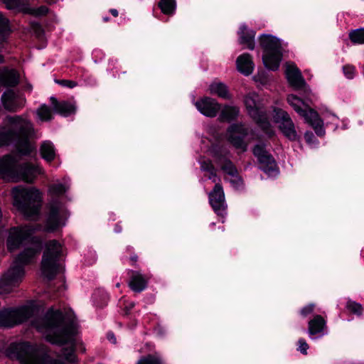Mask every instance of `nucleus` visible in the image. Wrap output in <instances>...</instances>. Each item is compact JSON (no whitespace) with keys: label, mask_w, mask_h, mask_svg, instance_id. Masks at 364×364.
I'll use <instances>...</instances> for the list:
<instances>
[{"label":"nucleus","mask_w":364,"mask_h":364,"mask_svg":"<svg viewBox=\"0 0 364 364\" xmlns=\"http://www.w3.org/2000/svg\"><path fill=\"white\" fill-rule=\"evenodd\" d=\"M114 231L116 232H122V227L119 225H116L114 228Z\"/></svg>","instance_id":"nucleus-49"},{"label":"nucleus","mask_w":364,"mask_h":364,"mask_svg":"<svg viewBox=\"0 0 364 364\" xmlns=\"http://www.w3.org/2000/svg\"><path fill=\"white\" fill-rule=\"evenodd\" d=\"M239 43L245 48L251 50H254L255 46V31L243 25L238 31Z\"/></svg>","instance_id":"nucleus-19"},{"label":"nucleus","mask_w":364,"mask_h":364,"mask_svg":"<svg viewBox=\"0 0 364 364\" xmlns=\"http://www.w3.org/2000/svg\"><path fill=\"white\" fill-rule=\"evenodd\" d=\"M42 173V168L30 162L16 164L15 158L5 155L0 159V176L8 181L32 183Z\"/></svg>","instance_id":"nucleus-4"},{"label":"nucleus","mask_w":364,"mask_h":364,"mask_svg":"<svg viewBox=\"0 0 364 364\" xmlns=\"http://www.w3.org/2000/svg\"><path fill=\"white\" fill-rule=\"evenodd\" d=\"M244 103L249 115L267 134L272 136L273 130L259 95L255 92L247 94L245 97Z\"/></svg>","instance_id":"nucleus-8"},{"label":"nucleus","mask_w":364,"mask_h":364,"mask_svg":"<svg viewBox=\"0 0 364 364\" xmlns=\"http://www.w3.org/2000/svg\"><path fill=\"white\" fill-rule=\"evenodd\" d=\"M63 247L55 240L46 242L41 261L42 274L48 280L53 279L63 269L60 259L63 255Z\"/></svg>","instance_id":"nucleus-7"},{"label":"nucleus","mask_w":364,"mask_h":364,"mask_svg":"<svg viewBox=\"0 0 364 364\" xmlns=\"http://www.w3.org/2000/svg\"><path fill=\"white\" fill-rule=\"evenodd\" d=\"M32 25V29L33 31L36 33L37 36H40L42 33V30L41 28V24H31Z\"/></svg>","instance_id":"nucleus-44"},{"label":"nucleus","mask_w":364,"mask_h":364,"mask_svg":"<svg viewBox=\"0 0 364 364\" xmlns=\"http://www.w3.org/2000/svg\"><path fill=\"white\" fill-rule=\"evenodd\" d=\"M56 82L63 86L68 87L70 88H73L77 86V82L73 80H57Z\"/></svg>","instance_id":"nucleus-41"},{"label":"nucleus","mask_w":364,"mask_h":364,"mask_svg":"<svg viewBox=\"0 0 364 364\" xmlns=\"http://www.w3.org/2000/svg\"><path fill=\"white\" fill-rule=\"evenodd\" d=\"M209 92L211 95H217L223 99L229 100L231 98L227 85L221 82H212L209 86Z\"/></svg>","instance_id":"nucleus-24"},{"label":"nucleus","mask_w":364,"mask_h":364,"mask_svg":"<svg viewBox=\"0 0 364 364\" xmlns=\"http://www.w3.org/2000/svg\"><path fill=\"white\" fill-rule=\"evenodd\" d=\"M215 158L218 165L229 177L238 172L232 162L225 156L215 154Z\"/></svg>","instance_id":"nucleus-23"},{"label":"nucleus","mask_w":364,"mask_h":364,"mask_svg":"<svg viewBox=\"0 0 364 364\" xmlns=\"http://www.w3.org/2000/svg\"><path fill=\"white\" fill-rule=\"evenodd\" d=\"M38 309L31 305L0 311V328L13 327L33 316L31 326L42 333L46 341L59 346L68 345L55 360L50 359L44 346L23 342L11 343L6 349L11 358L22 364H70L76 362L75 347L77 326L73 319L68 318L58 309L50 308L46 314L37 316Z\"/></svg>","instance_id":"nucleus-1"},{"label":"nucleus","mask_w":364,"mask_h":364,"mask_svg":"<svg viewBox=\"0 0 364 364\" xmlns=\"http://www.w3.org/2000/svg\"><path fill=\"white\" fill-rule=\"evenodd\" d=\"M346 306L348 310H350L351 312H353L354 314L360 315L362 313V309H363L362 306L358 303H356V302L352 301H349L347 303Z\"/></svg>","instance_id":"nucleus-37"},{"label":"nucleus","mask_w":364,"mask_h":364,"mask_svg":"<svg viewBox=\"0 0 364 364\" xmlns=\"http://www.w3.org/2000/svg\"><path fill=\"white\" fill-rule=\"evenodd\" d=\"M248 134L247 128L242 124H234L230 126L227 131L228 141L238 149L246 151L247 144L244 139Z\"/></svg>","instance_id":"nucleus-13"},{"label":"nucleus","mask_w":364,"mask_h":364,"mask_svg":"<svg viewBox=\"0 0 364 364\" xmlns=\"http://www.w3.org/2000/svg\"><path fill=\"white\" fill-rule=\"evenodd\" d=\"M240 110L235 106H225L221 110L220 119L221 121L230 122L235 119L239 115Z\"/></svg>","instance_id":"nucleus-28"},{"label":"nucleus","mask_w":364,"mask_h":364,"mask_svg":"<svg viewBox=\"0 0 364 364\" xmlns=\"http://www.w3.org/2000/svg\"><path fill=\"white\" fill-rule=\"evenodd\" d=\"M129 274L130 279L128 285L133 291L139 293L146 289L149 279L147 276L134 270H129Z\"/></svg>","instance_id":"nucleus-18"},{"label":"nucleus","mask_w":364,"mask_h":364,"mask_svg":"<svg viewBox=\"0 0 364 364\" xmlns=\"http://www.w3.org/2000/svg\"><path fill=\"white\" fill-rule=\"evenodd\" d=\"M326 326V321L320 316L316 315L309 322V333L313 336L321 333Z\"/></svg>","instance_id":"nucleus-26"},{"label":"nucleus","mask_w":364,"mask_h":364,"mask_svg":"<svg viewBox=\"0 0 364 364\" xmlns=\"http://www.w3.org/2000/svg\"><path fill=\"white\" fill-rule=\"evenodd\" d=\"M48 13V9L46 6H41L36 9L29 7V11H26V14H31L36 17L45 16Z\"/></svg>","instance_id":"nucleus-34"},{"label":"nucleus","mask_w":364,"mask_h":364,"mask_svg":"<svg viewBox=\"0 0 364 364\" xmlns=\"http://www.w3.org/2000/svg\"><path fill=\"white\" fill-rule=\"evenodd\" d=\"M50 101L54 112L63 116L66 117L75 112V106L69 102H58L55 97H50Z\"/></svg>","instance_id":"nucleus-21"},{"label":"nucleus","mask_w":364,"mask_h":364,"mask_svg":"<svg viewBox=\"0 0 364 364\" xmlns=\"http://www.w3.org/2000/svg\"><path fill=\"white\" fill-rule=\"evenodd\" d=\"M48 213L45 230L53 232L60 225H64L63 218L66 216V210L58 199H52L48 205Z\"/></svg>","instance_id":"nucleus-10"},{"label":"nucleus","mask_w":364,"mask_h":364,"mask_svg":"<svg viewBox=\"0 0 364 364\" xmlns=\"http://www.w3.org/2000/svg\"><path fill=\"white\" fill-rule=\"evenodd\" d=\"M34 134L33 124L25 115L6 116L0 124V147L14 144L22 155H29L34 146L30 139Z\"/></svg>","instance_id":"nucleus-3"},{"label":"nucleus","mask_w":364,"mask_h":364,"mask_svg":"<svg viewBox=\"0 0 364 364\" xmlns=\"http://www.w3.org/2000/svg\"><path fill=\"white\" fill-rule=\"evenodd\" d=\"M285 68V75L291 86L294 89L303 87L305 85V81L296 65L292 63H287Z\"/></svg>","instance_id":"nucleus-17"},{"label":"nucleus","mask_w":364,"mask_h":364,"mask_svg":"<svg viewBox=\"0 0 364 364\" xmlns=\"http://www.w3.org/2000/svg\"><path fill=\"white\" fill-rule=\"evenodd\" d=\"M14 205L28 219H35L42 205V194L35 188L16 186L13 188Z\"/></svg>","instance_id":"nucleus-5"},{"label":"nucleus","mask_w":364,"mask_h":364,"mask_svg":"<svg viewBox=\"0 0 364 364\" xmlns=\"http://www.w3.org/2000/svg\"><path fill=\"white\" fill-rule=\"evenodd\" d=\"M107 338H108V340L112 341L113 343H116V338H115L114 335L113 333H108Z\"/></svg>","instance_id":"nucleus-46"},{"label":"nucleus","mask_w":364,"mask_h":364,"mask_svg":"<svg viewBox=\"0 0 364 364\" xmlns=\"http://www.w3.org/2000/svg\"><path fill=\"white\" fill-rule=\"evenodd\" d=\"M3 61H4V57H3V55H0V63H3Z\"/></svg>","instance_id":"nucleus-51"},{"label":"nucleus","mask_w":364,"mask_h":364,"mask_svg":"<svg viewBox=\"0 0 364 364\" xmlns=\"http://www.w3.org/2000/svg\"><path fill=\"white\" fill-rule=\"evenodd\" d=\"M350 39L354 43H364V28H360L352 31L349 34Z\"/></svg>","instance_id":"nucleus-31"},{"label":"nucleus","mask_w":364,"mask_h":364,"mask_svg":"<svg viewBox=\"0 0 364 364\" xmlns=\"http://www.w3.org/2000/svg\"><path fill=\"white\" fill-rule=\"evenodd\" d=\"M11 28L9 24H0V41H4L9 35Z\"/></svg>","instance_id":"nucleus-38"},{"label":"nucleus","mask_w":364,"mask_h":364,"mask_svg":"<svg viewBox=\"0 0 364 364\" xmlns=\"http://www.w3.org/2000/svg\"><path fill=\"white\" fill-rule=\"evenodd\" d=\"M343 70L346 77L348 79H352L355 76V68L352 65H345L343 68Z\"/></svg>","instance_id":"nucleus-39"},{"label":"nucleus","mask_w":364,"mask_h":364,"mask_svg":"<svg viewBox=\"0 0 364 364\" xmlns=\"http://www.w3.org/2000/svg\"><path fill=\"white\" fill-rule=\"evenodd\" d=\"M198 110L203 115L209 117H214L220 109V104L214 99L204 97L196 102Z\"/></svg>","instance_id":"nucleus-16"},{"label":"nucleus","mask_w":364,"mask_h":364,"mask_svg":"<svg viewBox=\"0 0 364 364\" xmlns=\"http://www.w3.org/2000/svg\"><path fill=\"white\" fill-rule=\"evenodd\" d=\"M1 100L4 108L11 112H16L19 111L25 106L26 104L25 97L11 90H9L4 92L1 97Z\"/></svg>","instance_id":"nucleus-14"},{"label":"nucleus","mask_w":364,"mask_h":364,"mask_svg":"<svg viewBox=\"0 0 364 364\" xmlns=\"http://www.w3.org/2000/svg\"><path fill=\"white\" fill-rule=\"evenodd\" d=\"M41 225H24L11 228L9 230L6 245L9 251L18 249L26 241H31V247L24 249L10 268L0 279V289L4 293H10L24 277V266L31 263L41 250V240L38 237H32L37 231L41 230Z\"/></svg>","instance_id":"nucleus-2"},{"label":"nucleus","mask_w":364,"mask_h":364,"mask_svg":"<svg viewBox=\"0 0 364 364\" xmlns=\"http://www.w3.org/2000/svg\"><path fill=\"white\" fill-rule=\"evenodd\" d=\"M287 101L294 109L304 119L305 122L313 127L318 136H322L324 135L325 130L323 127V121L316 111L310 108L301 99L294 95H289Z\"/></svg>","instance_id":"nucleus-9"},{"label":"nucleus","mask_w":364,"mask_h":364,"mask_svg":"<svg viewBox=\"0 0 364 364\" xmlns=\"http://www.w3.org/2000/svg\"><path fill=\"white\" fill-rule=\"evenodd\" d=\"M210 203L214 211L223 217L225 214L226 204L225 195L221 185L217 183L212 192L209 194Z\"/></svg>","instance_id":"nucleus-15"},{"label":"nucleus","mask_w":364,"mask_h":364,"mask_svg":"<svg viewBox=\"0 0 364 364\" xmlns=\"http://www.w3.org/2000/svg\"><path fill=\"white\" fill-rule=\"evenodd\" d=\"M110 13L114 16H118V11L117 9H112L110 10Z\"/></svg>","instance_id":"nucleus-50"},{"label":"nucleus","mask_w":364,"mask_h":364,"mask_svg":"<svg viewBox=\"0 0 364 364\" xmlns=\"http://www.w3.org/2000/svg\"><path fill=\"white\" fill-rule=\"evenodd\" d=\"M304 138L308 144H313L315 142V136L311 132H306L304 134Z\"/></svg>","instance_id":"nucleus-43"},{"label":"nucleus","mask_w":364,"mask_h":364,"mask_svg":"<svg viewBox=\"0 0 364 364\" xmlns=\"http://www.w3.org/2000/svg\"><path fill=\"white\" fill-rule=\"evenodd\" d=\"M231 185L236 189H239L242 186L243 182L238 172L231 176L228 179Z\"/></svg>","instance_id":"nucleus-36"},{"label":"nucleus","mask_w":364,"mask_h":364,"mask_svg":"<svg viewBox=\"0 0 364 364\" xmlns=\"http://www.w3.org/2000/svg\"><path fill=\"white\" fill-rule=\"evenodd\" d=\"M314 304H309L306 306H304L301 310V314L303 316H306L307 315L310 314L311 313L313 312L314 311Z\"/></svg>","instance_id":"nucleus-42"},{"label":"nucleus","mask_w":364,"mask_h":364,"mask_svg":"<svg viewBox=\"0 0 364 364\" xmlns=\"http://www.w3.org/2000/svg\"><path fill=\"white\" fill-rule=\"evenodd\" d=\"M37 114L42 121H49L52 119L51 109L46 105H42L38 109Z\"/></svg>","instance_id":"nucleus-32"},{"label":"nucleus","mask_w":364,"mask_h":364,"mask_svg":"<svg viewBox=\"0 0 364 364\" xmlns=\"http://www.w3.org/2000/svg\"><path fill=\"white\" fill-rule=\"evenodd\" d=\"M237 70L245 75H250L254 70V63L251 55L243 53L239 55L236 60Z\"/></svg>","instance_id":"nucleus-22"},{"label":"nucleus","mask_w":364,"mask_h":364,"mask_svg":"<svg viewBox=\"0 0 364 364\" xmlns=\"http://www.w3.org/2000/svg\"><path fill=\"white\" fill-rule=\"evenodd\" d=\"M259 46L263 50L262 61L266 68L277 70L280 65L287 44L269 34H262L259 38Z\"/></svg>","instance_id":"nucleus-6"},{"label":"nucleus","mask_w":364,"mask_h":364,"mask_svg":"<svg viewBox=\"0 0 364 364\" xmlns=\"http://www.w3.org/2000/svg\"><path fill=\"white\" fill-rule=\"evenodd\" d=\"M104 21H108V18H105Z\"/></svg>","instance_id":"nucleus-52"},{"label":"nucleus","mask_w":364,"mask_h":364,"mask_svg":"<svg viewBox=\"0 0 364 364\" xmlns=\"http://www.w3.org/2000/svg\"><path fill=\"white\" fill-rule=\"evenodd\" d=\"M134 302H129L126 304L124 307V313L125 314H128L129 311L134 308Z\"/></svg>","instance_id":"nucleus-45"},{"label":"nucleus","mask_w":364,"mask_h":364,"mask_svg":"<svg viewBox=\"0 0 364 364\" xmlns=\"http://www.w3.org/2000/svg\"><path fill=\"white\" fill-rule=\"evenodd\" d=\"M158 6L164 14L170 16L175 13L176 2L175 0H160Z\"/></svg>","instance_id":"nucleus-30"},{"label":"nucleus","mask_w":364,"mask_h":364,"mask_svg":"<svg viewBox=\"0 0 364 364\" xmlns=\"http://www.w3.org/2000/svg\"><path fill=\"white\" fill-rule=\"evenodd\" d=\"M274 122L279 124V129L283 134L290 140L297 139V134L294 124L289 114L281 109H274L273 115Z\"/></svg>","instance_id":"nucleus-11"},{"label":"nucleus","mask_w":364,"mask_h":364,"mask_svg":"<svg viewBox=\"0 0 364 364\" xmlns=\"http://www.w3.org/2000/svg\"><path fill=\"white\" fill-rule=\"evenodd\" d=\"M18 82L19 74L16 70L6 68L0 70V87H14Z\"/></svg>","instance_id":"nucleus-20"},{"label":"nucleus","mask_w":364,"mask_h":364,"mask_svg":"<svg viewBox=\"0 0 364 364\" xmlns=\"http://www.w3.org/2000/svg\"><path fill=\"white\" fill-rule=\"evenodd\" d=\"M116 286H117V287H119V283H118V284H117V285H116Z\"/></svg>","instance_id":"nucleus-53"},{"label":"nucleus","mask_w":364,"mask_h":364,"mask_svg":"<svg viewBox=\"0 0 364 364\" xmlns=\"http://www.w3.org/2000/svg\"><path fill=\"white\" fill-rule=\"evenodd\" d=\"M40 153L42 158L48 162H51L55 157V147L50 141H45L41 144Z\"/></svg>","instance_id":"nucleus-27"},{"label":"nucleus","mask_w":364,"mask_h":364,"mask_svg":"<svg viewBox=\"0 0 364 364\" xmlns=\"http://www.w3.org/2000/svg\"><path fill=\"white\" fill-rule=\"evenodd\" d=\"M68 186L62 183L53 184L49 187V193L53 196H60L65 193Z\"/></svg>","instance_id":"nucleus-33"},{"label":"nucleus","mask_w":364,"mask_h":364,"mask_svg":"<svg viewBox=\"0 0 364 364\" xmlns=\"http://www.w3.org/2000/svg\"><path fill=\"white\" fill-rule=\"evenodd\" d=\"M0 23H9V20L0 12Z\"/></svg>","instance_id":"nucleus-47"},{"label":"nucleus","mask_w":364,"mask_h":364,"mask_svg":"<svg viewBox=\"0 0 364 364\" xmlns=\"http://www.w3.org/2000/svg\"><path fill=\"white\" fill-rule=\"evenodd\" d=\"M136 364H166V362L161 354L155 353L140 357Z\"/></svg>","instance_id":"nucleus-29"},{"label":"nucleus","mask_w":364,"mask_h":364,"mask_svg":"<svg viewBox=\"0 0 364 364\" xmlns=\"http://www.w3.org/2000/svg\"><path fill=\"white\" fill-rule=\"evenodd\" d=\"M309 345L306 341L304 338H300L298 341V348L297 350L300 351L302 354L306 355L307 350L309 349Z\"/></svg>","instance_id":"nucleus-40"},{"label":"nucleus","mask_w":364,"mask_h":364,"mask_svg":"<svg viewBox=\"0 0 364 364\" xmlns=\"http://www.w3.org/2000/svg\"><path fill=\"white\" fill-rule=\"evenodd\" d=\"M253 154L257 158L260 168L269 175L277 172V164L274 158L266 151L263 144H257L253 149Z\"/></svg>","instance_id":"nucleus-12"},{"label":"nucleus","mask_w":364,"mask_h":364,"mask_svg":"<svg viewBox=\"0 0 364 364\" xmlns=\"http://www.w3.org/2000/svg\"><path fill=\"white\" fill-rule=\"evenodd\" d=\"M3 3L9 10L26 14L29 11L28 0H3Z\"/></svg>","instance_id":"nucleus-25"},{"label":"nucleus","mask_w":364,"mask_h":364,"mask_svg":"<svg viewBox=\"0 0 364 364\" xmlns=\"http://www.w3.org/2000/svg\"><path fill=\"white\" fill-rule=\"evenodd\" d=\"M201 168L204 171H210L208 178L212 180L213 182L216 183L218 178H217L215 173L213 171V167L210 162H206V161L202 162L201 163Z\"/></svg>","instance_id":"nucleus-35"},{"label":"nucleus","mask_w":364,"mask_h":364,"mask_svg":"<svg viewBox=\"0 0 364 364\" xmlns=\"http://www.w3.org/2000/svg\"><path fill=\"white\" fill-rule=\"evenodd\" d=\"M138 259L137 255H134L130 257V260L132 262V264L134 265Z\"/></svg>","instance_id":"nucleus-48"}]
</instances>
